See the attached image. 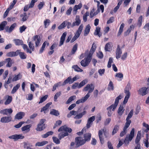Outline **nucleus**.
<instances>
[{
	"label": "nucleus",
	"mask_w": 149,
	"mask_h": 149,
	"mask_svg": "<svg viewBox=\"0 0 149 149\" xmlns=\"http://www.w3.org/2000/svg\"><path fill=\"white\" fill-rule=\"evenodd\" d=\"M122 98V96L120 95L116 98L114 103L107 108V109L108 111L107 115L109 116L110 117L111 116L113 113L112 111H115L118 103L119 100Z\"/></svg>",
	"instance_id": "obj_1"
},
{
	"label": "nucleus",
	"mask_w": 149,
	"mask_h": 149,
	"mask_svg": "<svg viewBox=\"0 0 149 149\" xmlns=\"http://www.w3.org/2000/svg\"><path fill=\"white\" fill-rule=\"evenodd\" d=\"M64 131L65 132H61L58 135V137L60 140H61L65 136L68 135V133L67 132L70 133L72 131V130L71 128L68 127L66 125H65L61 127L58 130V131L59 132Z\"/></svg>",
	"instance_id": "obj_2"
},
{
	"label": "nucleus",
	"mask_w": 149,
	"mask_h": 149,
	"mask_svg": "<svg viewBox=\"0 0 149 149\" xmlns=\"http://www.w3.org/2000/svg\"><path fill=\"white\" fill-rule=\"evenodd\" d=\"M94 89V86L93 84H88L83 88V91L86 92L88 91V93L85 96L88 98L90 96V93H92Z\"/></svg>",
	"instance_id": "obj_3"
},
{
	"label": "nucleus",
	"mask_w": 149,
	"mask_h": 149,
	"mask_svg": "<svg viewBox=\"0 0 149 149\" xmlns=\"http://www.w3.org/2000/svg\"><path fill=\"white\" fill-rule=\"evenodd\" d=\"M134 129L132 128L130 134H127L124 141V143L126 146H127L129 144V142L131 141L134 136Z\"/></svg>",
	"instance_id": "obj_4"
},
{
	"label": "nucleus",
	"mask_w": 149,
	"mask_h": 149,
	"mask_svg": "<svg viewBox=\"0 0 149 149\" xmlns=\"http://www.w3.org/2000/svg\"><path fill=\"white\" fill-rule=\"evenodd\" d=\"M83 27L84 25L83 24H81L79 26L78 29L77 30L75 33L74 36L71 40L70 42L71 43L73 42L79 37L82 31Z\"/></svg>",
	"instance_id": "obj_5"
},
{
	"label": "nucleus",
	"mask_w": 149,
	"mask_h": 149,
	"mask_svg": "<svg viewBox=\"0 0 149 149\" xmlns=\"http://www.w3.org/2000/svg\"><path fill=\"white\" fill-rule=\"evenodd\" d=\"M80 76L78 75H75V77L72 78L71 76H70L64 81V82L62 83V85L64 86L68 83H69V84H71L74 81L80 79Z\"/></svg>",
	"instance_id": "obj_6"
},
{
	"label": "nucleus",
	"mask_w": 149,
	"mask_h": 149,
	"mask_svg": "<svg viewBox=\"0 0 149 149\" xmlns=\"http://www.w3.org/2000/svg\"><path fill=\"white\" fill-rule=\"evenodd\" d=\"M75 141L76 147L82 146L85 143V141L81 136L77 137L75 138Z\"/></svg>",
	"instance_id": "obj_7"
},
{
	"label": "nucleus",
	"mask_w": 149,
	"mask_h": 149,
	"mask_svg": "<svg viewBox=\"0 0 149 149\" xmlns=\"http://www.w3.org/2000/svg\"><path fill=\"white\" fill-rule=\"evenodd\" d=\"M91 59V57L87 56V57L82 60L81 62V65L83 67H85L88 66L90 62Z\"/></svg>",
	"instance_id": "obj_8"
},
{
	"label": "nucleus",
	"mask_w": 149,
	"mask_h": 149,
	"mask_svg": "<svg viewBox=\"0 0 149 149\" xmlns=\"http://www.w3.org/2000/svg\"><path fill=\"white\" fill-rule=\"evenodd\" d=\"M138 92L139 94L142 96H144L149 92V90L148 88L144 87L140 89L138 91Z\"/></svg>",
	"instance_id": "obj_9"
},
{
	"label": "nucleus",
	"mask_w": 149,
	"mask_h": 149,
	"mask_svg": "<svg viewBox=\"0 0 149 149\" xmlns=\"http://www.w3.org/2000/svg\"><path fill=\"white\" fill-rule=\"evenodd\" d=\"M8 137L10 139H13L15 141H16L19 139H23L24 138V136L22 134H15L9 136Z\"/></svg>",
	"instance_id": "obj_10"
},
{
	"label": "nucleus",
	"mask_w": 149,
	"mask_h": 149,
	"mask_svg": "<svg viewBox=\"0 0 149 149\" xmlns=\"http://www.w3.org/2000/svg\"><path fill=\"white\" fill-rule=\"evenodd\" d=\"M41 40L40 36L38 35H36L33 38V41L35 42L36 47H38L40 45Z\"/></svg>",
	"instance_id": "obj_11"
},
{
	"label": "nucleus",
	"mask_w": 149,
	"mask_h": 149,
	"mask_svg": "<svg viewBox=\"0 0 149 149\" xmlns=\"http://www.w3.org/2000/svg\"><path fill=\"white\" fill-rule=\"evenodd\" d=\"M133 114V110L132 109L130 112L127 116L126 119V122L125 124L130 125L131 123V121L130 120V119L132 118Z\"/></svg>",
	"instance_id": "obj_12"
},
{
	"label": "nucleus",
	"mask_w": 149,
	"mask_h": 149,
	"mask_svg": "<svg viewBox=\"0 0 149 149\" xmlns=\"http://www.w3.org/2000/svg\"><path fill=\"white\" fill-rule=\"evenodd\" d=\"M141 138V132L139 131L138 132V134L136 137V139L135 142L137 144V146L136 147H139V149H140V145L139 143V141L140 140Z\"/></svg>",
	"instance_id": "obj_13"
},
{
	"label": "nucleus",
	"mask_w": 149,
	"mask_h": 149,
	"mask_svg": "<svg viewBox=\"0 0 149 149\" xmlns=\"http://www.w3.org/2000/svg\"><path fill=\"white\" fill-rule=\"evenodd\" d=\"M106 131V129H101L98 132V135L99 137L100 141L102 144H103L104 143V138L103 136V133L104 132Z\"/></svg>",
	"instance_id": "obj_14"
},
{
	"label": "nucleus",
	"mask_w": 149,
	"mask_h": 149,
	"mask_svg": "<svg viewBox=\"0 0 149 149\" xmlns=\"http://www.w3.org/2000/svg\"><path fill=\"white\" fill-rule=\"evenodd\" d=\"M12 120L11 116H4L1 118L0 121L2 123H8L10 122Z\"/></svg>",
	"instance_id": "obj_15"
},
{
	"label": "nucleus",
	"mask_w": 149,
	"mask_h": 149,
	"mask_svg": "<svg viewBox=\"0 0 149 149\" xmlns=\"http://www.w3.org/2000/svg\"><path fill=\"white\" fill-rule=\"evenodd\" d=\"M18 53L19 50H17L15 52H11L8 53L6 54V56L10 57L15 56L18 55Z\"/></svg>",
	"instance_id": "obj_16"
},
{
	"label": "nucleus",
	"mask_w": 149,
	"mask_h": 149,
	"mask_svg": "<svg viewBox=\"0 0 149 149\" xmlns=\"http://www.w3.org/2000/svg\"><path fill=\"white\" fill-rule=\"evenodd\" d=\"M122 53V50L120 48V46L118 45L116 52V57L117 59H118L120 57Z\"/></svg>",
	"instance_id": "obj_17"
},
{
	"label": "nucleus",
	"mask_w": 149,
	"mask_h": 149,
	"mask_svg": "<svg viewBox=\"0 0 149 149\" xmlns=\"http://www.w3.org/2000/svg\"><path fill=\"white\" fill-rule=\"evenodd\" d=\"M31 127V125H27L22 127L21 130L22 131L24 132L25 133H27L30 131V128Z\"/></svg>",
	"instance_id": "obj_18"
},
{
	"label": "nucleus",
	"mask_w": 149,
	"mask_h": 149,
	"mask_svg": "<svg viewBox=\"0 0 149 149\" xmlns=\"http://www.w3.org/2000/svg\"><path fill=\"white\" fill-rule=\"evenodd\" d=\"M96 48V45L94 43L92 45V47L90 50L88 56L91 57L92 55L95 50Z\"/></svg>",
	"instance_id": "obj_19"
},
{
	"label": "nucleus",
	"mask_w": 149,
	"mask_h": 149,
	"mask_svg": "<svg viewBox=\"0 0 149 149\" xmlns=\"http://www.w3.org/2000/svg\"><path fill=\"white\" fill-rule=\"evenodd\" d=\"M82 4L81 3L78 5H75L73 8V13L74 15H76L77 10L79 9H80L82 7Z\"/></svg>",
	"instance_id": "obj_20"
},
{
	"label": "nucleus",
	"mask_w": 149,
	"mask_h": 149,
	"mask_svg": "<svg viewBox=\"0 0 149 149\" xmlns=\"http://www.w3.org/2000/svg\"><path fill=\"white\" fill-rule=\"evenodd\" d=\"M67 35V33L66 32H65L62 34L60 39V44L59 46H61L63 44L65 40V38Z\"/></svg>",
	"instance_id": "obj_21"
},
{
	"label": "nucleus",
	"mask_w": 149,
	"mask_h": 149,
	"mask_svg": "<svg viewBox=\"0 0 149 149\" xmlns=\"http://www.w3.org/2000/svg\"><path fill=\"white\" fill-rule=\"evenodd\" d=\"M25 115V113L22 112H20L15 115V118L17 119H20L22 118Z\"/></svg>",
	"instance_id": "obj_22"
},
{
	"label": "nucleus",
	"mask_w": 149,
	"mask_h": 149,
	"mask_svg": "<svg viewBox=\"0 0 149 149\" xmlns=\"http://www.w3.org/2000/svg\"><path fill=\"white\" fill-rule=\"evenodd\" d=\"M75 26H78L81 23V20L79 15H77L75 19V21L73 22Z\"/></svg>",
	"instance_id": "obj_23"
},
{
	"label": "nucleus",
	"mask_w": 149,
	"mask_h": 149,
	"mask_svg": "<svg viewBox=\"0 0 149 149\" xmlns=\"http://www.w3.org/2000/svg\"><path fill=\"white\" fill-rule=\"evenodd\" d=\"M130 125H127L125 124V126L124 127L123 130L122 131L120 134V136L122 137L124 136L127 133V129L129 127Z\"/></svg>",
	"instance_id": "obj_24"
},
{
	"label": "nucleus",
	"mask_w": 149,
	"mask_h": 149,
	"mask_svg": "<svg viewBox=\"0 0 149 149\" xmlns=\"http://www.w3.org/2000/svg\"><path fill=\"white\" fill-rule=\"evenodd\" d=\"M91 28V27L89 24H88L86 26L84 31V36H86L90 32Z\"/></svg>",
	"instance_id": "obj_25"
},
{
	"label": "nucleus",
	"mask_w": 149,
	"mask_h": 149,
	"mask_svg": "<svg viewBox=\"0 0 149 149\" xmlns=\"http://www.w3.org/2000/svg\"><path fill=\"white\" fill-rule=\"evenodd\" d=\"M91 134L89 133H87L84 134V139L86 141H90L91 138Z\"/></svg>",
	"instance_id": "obj_26"
},
{
	"label": "nucleus",
	"mask_w": 149,
	"mask_h": 149,
	"mask_svg": "<svg viewBox=\"0 0 149 149\" xmlns=\"http://www.w3.org/2000/svg\"><path fill=\"white\" fill-rule=\"evenodd\" d=\"M100 27L99 26L96 27L94 33V35H97L99 37H100L102 35V34L100 33Z\"/></svg>",
	"instance_id": "obj_27"
},
{
	"label": "nucleus",
	"mask_w": 149,
	"mask_h": 149,
	"mask_svg": "<svg viewBox=\"0 0 149 149\" xmlns=\"http://www.w3.org/2000/svg\"><path fill=\"white\" fill-rule=\"evenodd\" d=\"M45 125L38 124L36 130L37 131H41L44 130L45 128Z\"/></svg>",
	"instance_id": "obj_28"
},
{
	"label": "nucleus",
	"mask_w": 149,
	"mask_h": 149,
	"mask_svg": "<svg viewBox=\"0 0 149 149\" xmlns=\"http://www.w3.org/2000/svg\"><path fill=\"white\" fill-rule=\"evenodd\" d=\"M88 99V98L87 97H86V96H85L84 97H82L80 99H79L77 100L76 102V103L77 104H78L84 102L85 101H86Z\"/></svg>",
	"instance_id": "obj_29"
},
{
	"label": "nucleus",
	"mask_w": 149,
	"mask_h": 149,
	"mask_svg": "<svg viewBox=\"0 0 149 149\" xmlns=\"http://www.w3.org/2000/svg\"><path fill=\"white\" fill-rule=\"evenodd\" d=\"M48 143V142L47 141H44L41 142H38L36 143L35 146H43Z\"/></svg>",
	"instance_id": "obj_30"
},
{
	"label": "nucleus",
	"mask_w": 149,
	"mask_h": 149,
	"mask_svg": "<svg viewBox=\"0 0 149 149\" xmlns=\"http://www.w3.org/2000/svg\"><path fill=\"white\" fill-rule=\"evenodd\" d=\"M124 110L125 109L123 106L120 105L118 108V113L119 115L121 116L123 113Z\"/></svg>",
	"instance_id": "obj_31"
},
{
	"label": "nucleus",
	"mask_w": 149,
	"mask_h": 149,
	"mask_svg": "<svg viewBox=\"0 0 149 149\" xmlns=\"http://www.w3.org/2000/svg\"><path fill=\"white\" fill-rule=\"evenodd\" d=\"M16 24L14 23L11 26L9 29H8V27H7L6 28L7 29L6 30L7 32L10 33L16 26Z\"/></svg>",
	"instance_id": "obj_32"
},
{
	"label": "nucleus",
	"mask_w": 149,
	"mask_h": 149,
	"mask_svg": "<svg viewBox=\"0 0 149 149\" xmlns=\"http://www.w3.org/2000/svg\"><path fill=\"white\" fill-rule=\"evenodd\" d=\"M88 82V79H85L83 80L81 82H80L79 85L78 86V88H80L81 87H83L84 86L85 84L87 83Z\"/></svg>",
	"instance_id": "obj_33"
},
{
	"label": "nucleus",
	"mask_w": 149,
	"mask_h": 149,
	"mask_svg": "<svg viewBox=\"0 0 149 149\" xmlns=\"http://www.w3.org/2000/svg\"><path fill=\"white\" fill-rule=\"evenodd\" d=\"M119 125H116L113 129L112 132V135H114L117 133V131L119 130Z\"/></svg>",
	"instance_id": "obj_34"
},
{
	"label": "nucleus",
	"mask_w": 149,
	"mask_h": 149,
	"mask_svg": "<svg viewBox=\"0 0 149 149\" xmlns=\"http://www.w3.org/2000/svg\"><path fill=\"white\" fill-rule=\"evenodd\" d=\"M18 55H19L20 58L21 59H25L26 58V54L24 52H21L20 50H19V53H18Z\"/></svg>",
	"instance_id": "obj_35"
},
{
	"label": "nucleus",
	"mask_w": 149,
	"mask_h": 149,
	"mask_svg": "<svg viewBox=\"0 0 149 149\" xmlns=\"http://www.w3.org/2000/svg\"><path fill=\"white\" fill-rule=\"evenodd\" d=\"M86 113V111H84L82 112L77 115L74 118L75 119H79L81 118L82 116L85 114Z\"/></svg>",
	"instance_id": "obj_36"
},
{
	"label": "nucleus",
	"mask_w": 149,
	"mask_h": 149,
	"mask_svg": "<svg viewBox=\"0 0 149 149\" xmlns=\"http://www.w3.org/2000/svg\"><path fill=\"white\" fill-rule=\"evenodd\" d=\"M52 104V102H50L47 103L45 106L42 107L41 110V112H42L43 111H44L47 109L49 107V106L51 105Z\"/></svg>",
	"instance_id": "obj_37"
},
{
	"label": "nucleus",
	"mask_w": 149,
	"mask_h": 149,
	"mask_svg": "<svg viewBox=\"0 0 149 149\" xmlns=\"http://www.w3.org/2000/svg\"><path fill=\"white\" fill-rule=\"evenodd\" d=\"M46 45H49V43L47 41H45L43 43L42 47L39 51L40 53H41L43 52Z\"/></svg>",
	"instance_id": "obj_38"
},
{
	"label": "nucleus",
	"mask_w": 149,
	"mask_h": 149,
	"mask_svg": "<svg viewBox=\"0 0 149 149\" xmlns=\"http://www.w3.org/2000/svg\"><path fill=\"white\" fill-rule=\"evenodd\" d=\"M20 86V84H18L15 86L13 88L12 91H11V93L12 94L15 93L16 91L19 89Z\"/></svg>",
	"instance_id": "obj_39"
},
{
	"label": "nucleus",
	"mask_w": 149,
	"mask_h": 149,
	"mask_svg": "<svg viewBox=\"0 0 149 149\" xmlns=\"http://www.w3.org/2000/svg\"><path fill=\"white\" fill-rule=\"evenodd\" d=\"M72 68L74 69V70L76 72H82L83 70L79 68L77 65H73Z\"/></svg>",
	"instance_id": "obj_40"
},
{
	"label": "nucleus",
	"mask_w": 149,
	"mask_h": 149,
	"mask_svg": "<svg viewBox=\"0 0 149 149\" xmlns=\"http://www.w3.org/2000/svg\"><path fill=\"white\" fill-rule=\"evenodd\" d=\"M50 114L56 116H58L59 115V113L57 110L52 109L50 112Z\"/></svg>",
	"instance_id": "obj_41"
},
{
	"label": "nucleus",
	"mask_w": 149,
	"mask_h": 149,
	"mask_svg": "<svg viewBox=\"0 0 149 149\" xmlns=\"http://www.w3.org/2000/svg\"><path fill=\"white\" fill-rule=\"evenodd\" d=\"M7 63V64L6 65L7 67H10L12 65V60L10 58H6V59L5 62Z\"/></svg>",
	"instance_id": "obj_42"
},
{
	"label": "nucleus",
	"mask_w": 149,
	"mask_h": 149,
	"mask_svg": "<svg viewBox=\"0 0 149 149\" xmlns=\"http://www.w3.org/2000/svg\"><path fill=\"white\" fill-rule=\"evenodd\" d=\"M22 77V76L20 73L19 74L17 75H15L12 81H17V80L20 79Z\"/></svg>",
	"instance_id": "obj_43"
},
{
	"label": "nucleus",
	"mask_w": 149,
	"mask_h": 149,
	"mask_svg": "<svg viewBox=\"0 0 149 149\" xmlns=\"http://www.w3.org/2000/svg\"><path fill=\"white\" fill-rule=\"evenodd\" d=\"M108 90L113 91L114 90V86L113 82L112 81H110L108 85L107 88Z\"/></svg>",
	"instance_id": "obj_44"
},
{
	"label": "nucleus",
	"mask_w": 149,
	"mask_h": 149,
	"mask_svg": "<svg viewBox=\"0 0 149 149\" xmlns=\"http://www.w3.org/2000/svg\"><path fill=\"white\" fill-rule=\"evenodd\" d=\"M24 148L29 149L32 147V145L28 142H24Z\"/></svg>",
	"instance_id": "obj_45"
},
{
	"label": "nucleus",
	"mask_w": 149,
	"mask_h": 149,
	"mask_svg": "<svg viewBox=\"0 0 149 149\" xmlns=\"http://www.w3.org/2000/svg\"><path fill=\"white\" fill-rule=\"evenodd\" d=\"M12 99L11 96H8L7 99L4 103L5 104L7 105L9 104L11 102Z\"/></svg>",
	"instance_id": "obj_46"
},
{
	"label": "nucleus",
	"mask_w": 149,
	"mask_h": 149,
	"mask_svg": "<svg viewBox=\"0 0 149 149\" xmlns=\"http://www.w3.org/2000/svg\"><path fill=\"white\" fill-rule=\"evenodd\" d=\"M15 44L17 45H22L23 43V41L18 39H15L14 40Z\"/></svg>",
	"instance_id": "obj_47"
},
{
	"label": "nucleus",
	"mask_w": 149,
	"mask_h": 149,
	"mask_svg": "<svg viewBox=\"0 0 149 149\" xmlns=\"http://www.w3.org/2000/svg\"><path fill=\"white\" fill-rule=\"evenodd\" d=\"M22 45L23 49L24 50L26 49V51L27 53L30 54L31 53L32 51L28 48V46L26 45L23 44Z\"/></svg>",
	"instance_id": "obj_48"
},
{
	"label": "nucleus",
	"mask_w": 149,
	"mask_h": 149,
	"mask_svg": "<svg viewBox=\"0 0 149 149\" xmlns=\"http://www.w3.org/2000/svg\"><path fill=\"white\" fill-rule=\"evenodd\" d=\"M76 98V96L75 95H73L70 97L66 101V104H68L72 101L74 100Z\"/></svg>",
	"instance_id": "obj_49"
},
{
	"label": "nucleus",
	"mask_w": 149,
	"mask_h": 149,
	"mask_svg": "<svg viewBox=\"0 0 149 149\" xmlns=\"http://www.w3.org/2000/svg\"><path fill=\"white\" fill-rule=\"evenodd\" d=\"M62 84H61V82H58L56 84H54V86H53V89H52V91H54L56 89V88L59 86H61L62 85Z\"/></svg>",
	"instance_id": "obj_50"
},
{
	"label": "nucleus",
	"mask_w": 149,
	"mask_h": 149,
	"mask_svg": "<svg viewBox=\"0 0 149 149\" xmlns=\"http://www.w3.org/2000/svg\"><path fill=\"white\" fill-rule=\"evenodd\" d=\"M53 134V132L52 131H49L47 132L45 134L42 135L41 136L43 138H46L48 136L52 135Z\"/></svg>",
	"instance_id": "obj_51"
},
{
	"label": "nucleus",
	"mask_w": 149,
	"mask_h": 149,
	"mask_svg": "<svg viewBox=\"0 0 149 149\" xmlns=\"http://www.w3.org/2000/svg\"><path fill=\"white\" fill-rule=\"evenodd\" d=\"M146 139H144L143 141L145 145V146L147 148L149 147V142L148 141V134H146Z\"/></svg>",
	"instance_id": "obj_52"
},
{
	"label": "nucleus",
	"mask_w": 149,
	"mask_h": 149,
	"mask_svg": "<svg viewBox=\"0 0 149 149\" xmlns=\"http://www.w3.org/2000/svg\"><path fill=\"white\" fill-rule=\"evenodd\" d=\"M124 23H122L121 24L120 26V29L118 34V36H120L122 32L123 31V28L124 27Z\"/></svg>",
	"instance_id": "obj_53"
},
{
	"label": "nucleus",
	"mask_w": 149,
	"mask_h": 149,
	"mask_svg": "<svg viewBox=\"0 0 149 149\" xmlns=\"http://www.w3.org/2000/svg\"><path fill=\"white\" fill-rule=\"evenodd\" d=\"M7 22L6 21H4L2 22L0 24V31L2 30L3 29L4 27L6 25Z\"/></svg>",
	"instance_id": "obj_54"
},
{
	"label": "nucleus",
	"mask_w": 149,
	"mask_h": 149,
	"mask_svg": "<svg viewBox=\"0 0 149 149\" xmlns=\"http://www.w3.org/2000/svg\"><path fill=\"white\" fill-rule=\"evenodd\" d=\"M28 45L31 50L33 51L34 50V44L32 41H30L29 42Z\"/></svg>",
	"instance_id": "obj_55"
},
{
	"label": "nucleus",
	"mask_w": 149,
	"mask_h": 149,
	"mask_svg": "<svg viewBox=\"0 0 149 149\" xmlns=\"http://www.w3.org/2000/svg\"><path fill=\"white\" fill-rule=\"evenodd\" d=\"M111 47V43L109 42L106 44L105 46V50L107 51H109Z\"/></svg>",
	"instance_id": "obj_56"
},
{
	"label": "nucleus",
	"mask_w": 149,
	"mask_h": 149,
	"mask_svg": "<svg viewBox=\"0 0 149 149\" xmlns=\"http://www.w3.org/2000/svg\"><path fill=\"white\" fill-rule=\"evenodd\" d=\"M65 22H67L66 21L63 22L58 27V29L59 30L61 29L64 28L66 26L65 24Z\"/></svg>",
	"instance_id": "obj_57"
},
{
	"label": "nucleus",
	"mask_w": 149,
	"mask_h": 149,
	"mask_svg": "<svg viewBox=\"0 0 149 149\" xmlns=\"http://www.w3.org/2000/svg\"><path fill=\"white\" fill-rule=\"evenodd\" d=\"M44 23L45 28H47L50 23V21L49 19H46L44 21Z\"/></svg>",
	"instance_id": "obj_58"
},
{
	"label": "nucleus",
	"mask_w": 149,
	"mask_h": 149,
	"mask_svg": "<svg viewBox=\"0 0 149 149\" xmlns=\"http://www.w3.org/2000/svg\"><path fill=\"white\" fill-rule=\"evenodd\" d=\"M61 91H59L57 93L55 94L54 97V100L55 101H57V99L58 97L61 95Z\"/></svg>",
	"instance_id": "obj_59"
},
{
	"label": "nucleus",
	"mask_w": 149,
	"mask_h": 149,
	"mask_svg": "<svg viewBox=\"0 0 149 149\" xmlns=\"http://www.w3.org/2000/svg\"><path fill=\"white\" fill-rule=\"evenodd\" d=\"M89 13L87 12L83 16V19L84 22H86L87 20V17L89 15Z\"/></svg>",
	"instance_id": "obj_60"
},
{
	"label": "nucleus",
	"mask_w": 149,
	"mask_h": 149,
	"mask_svg": "<svg viewBox=\"0 0 149 149\" xmlns=\"http://www.w3.org/2000/svg\"><path fill=\"white\" fill-rule=\"evenodd\" d=\"M143 17L142 16H140L138 19V25L140 27L142 23Z\"/></svg>",
	"instance_id": "obj_61"
},
{
	"label": "nucleus",
	"mask_w": 149,
	"mask_h": 149,
	"mask_svg": "<svg viewBox=\"0 0 149 149\" xmlns=\"http://www.w3.org/2000/svg\"><path fill=\"white\" fill-rule=\"evenodd\" d=\"M21 17H22V20L23 21H26L28 18V17L25 13H24L23 15H21Z\"/></svg>",
	"instance_id": "obj_62"
},
{
	"label": "nucleus",
	"mask_w": 149,
	"mask_h": 149,
	"mask_svg": "<svg viewBox=\"0 0 149 149\" xmlns=\"http://www.w3.org/2000/svg\"><path fill=\"white\" fill-rule=\"evenodd\" d=\"M95 10L94 9H93L91 12L90 14V17L91 18H92L93 17L97 15V13L95 12Z\"/></svg>",
	"instance_id": "obj_63"
},
{
	"label": "nucleus",
	"mask_w": 149,
	"mask_h": 149,
	"mask_svg": "<svg viewBox=\"0 0 149 149\" xmlns=\"http://www.w3.org/2000/svg\"><path fill=\"white\" fill-rule=\"evenodd\" d=\"M76 147V145L74 142H71L70 146V149H75V148H77Z\"/></svg>",
	"instance_id": "obj_64"
}]
</instances>
